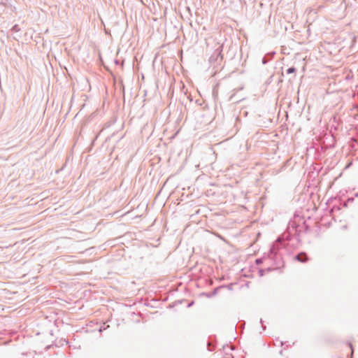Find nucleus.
Returning a JSON list of instances; mask_svg holds the SVG:
<instances>
[{
	"instance_id": "obj_11",
	"label": "nucleus",
	"mask_w": 358,
	"mask_h": 358,
	"mask_svg": "<svg viewBox=\"0 0 358 358\" xmlns=\"http://www.w3.org/2000/svg\"><path fill=\"white\" fill-rule=\"evenodd\" d=\"M353 201H354L353 198H348L347 200V202H348V203H352Z\"/></svg>"
},
{
	"instance_id": "obj_19",
	"label": "nucleus",
	"mask_w": 358,
	"mask_h": 358,
	"mask_svg": "<svg viewBox=\"0 0 358 358\" xmlns=\"http://www.w3.org/2000/svg\"><path fill=\"white\" fill-rule=\"evenodd\" d=\"M355 196H358V193H357V194H355Z\"/></svg>"
},
{
	"instance_id": "obj_12",
	"label": "nucleus",
	"mask_w": 358,
	"mask_h": 358,
	"mask_svg": "<svg viewBox=\"0 0 358 358\" xmlns=\"http://www.w3.org/2000/svg\"><path fill=\"white\" fill-rule=\"evenodd\" d=\"M260 322H261V324H262V326L263 329H264V330H265V329H266V326H264V325L262 319H261V320H260Z\"/></svg>"
},
{
	"instance_id": "obj_13",
	"label": "nucleus",
	"mask_w": 358,
	"mask_h": 358,
	"mask_svg": "<svg viewBox=\"0 0 358 358\" xmlns=\"http://www.w3.org/2000/svg\"><path fill=\"white\" fill-rule=\"evenodd\" d=\"M349 347L350 348L352 352H353L354 349H353V346H352V343H349Z\"/></svg>"
},
{
	"instance_id": "obj_9",
	"label": "nucleus",
	"mask_w": 358,
	"mask_h": 358,
	"mask_svg": "<svg viewBox=\"0 0 358 358\" xmlns=\"http://www.w3.org/2000/svg\"><path fill=\"white\" fill-rule=\"evenodd\" d=\"M290 235H291V233L289 232L288 234H287L286 236H285V238H286L287 241L290 240Z\"/></svg>"
},
{
	"instance_id": "obj_8",
	"label": "nucleus",
	"mask_w": 358,
	"mask_h": 358,
	"mask_svg": "<svg viewBox=\"0 0 358 358\" xmlns=\"http://www.w3.org/2000/svg\"><path fill=\"white\" fill-rule=\"evenodd\" d=\"M11 30L14 32H18L20 31V29L17 24H15L14 26H13Z\"/></svg>"
},
{
	"instance_id": "obj_14",
	"label": "nucleus",
	"mask_w": 358,
	"mask_h": 358,
	"mask_svg": "<svg viewBox=\"0 0 358 358\" xmlns=\"http://www.w3.org/2000/svg\"><path fill=\"white\" fill-rule=\"evenodd\" d=\"M274 268H272L271 267H268L265 271H271L272 270H273Z\"/></svg>"
},
{
	"instance_id": "obj_2",
	"label": "nucleus",
	"mask_w": 358,
	"mask_h": 358,
	"mask_svg": "<svg viewBox=\"0 0 358 358\" xmlns=\"http://www.w3.org/2000/svg\"><path fill=\"white\" fill-rule=\"evenodd\" d=\"M222 45H219L209 58L210 64L214 67L221 64L223 59V55H222Z\"/></svg>"
},
{
	"instance_id": "obj_10",
	"label": "nucleus",
	"mask_w": 358,
	"mask_h": 358,
	"mask_svg": "<svg viewBox=\"0 0 358 358\" xmlns=\"http://www.w3.org/2000/svg\"><path fill=\"white\" fill-rule=\"evenodd\" d=\"M264 272H265V270H264V269H260V270L259 271V273L260 276H262V275H264Z\"/></svg>"
},
{
	"instance_id": "obj_16",
	"label": "nucleus",
	"mask_w": 358,
	"mask_h": 358,
	"mask_svg": "<svg viewBox=\"0 0 358 358\" xmlns=\"http://www.w3.org/2000/svg\"><path fill=\"white\" fill-rule=\"evenodd\" d=\"M106 328L105 327H100L99 329V331H102L103 329H105Z\"/></svg>"
},
{
	"instance_id": "obj_1",
	"label": "nucleus",
	"mask_w": 358,
	"mask_h": 358,
	"mask_svg": "<svg viewBox=\"0 0 358 358\" xmlns=\"http://www.w3.org/2000/svg\"><path fill=\"white\" fill-rule=\"evenodd\" d=\"M282 247H285V243L281 239V238L279 237L273 243L267 255H265L262 258H257L255 260V263L257 265H259L263 263L264 259H269L274 262L275 268H280V266H283V262L282 260L281 256L278 254V250H279Z\"/></svg>"
},
{
	"instance_id": "obj_15",
	"label": "nucleus",
	"mask_w": 358,
	"mask_h": 358,
	"mask_svg": "<svg viewBox=\"0 0 358 358\" xmlns=\"http://www.w3.org/2000/svg\"><path fill=\"white\" fill-rule=\"evenodd\" d=\"M348 202H347V201L345 202L344 204H343V206L344 207H347L348 206Z\"/></svg>"
},
{
	"instance_id": "obj_17",
	"label": "nucleus",
	"mask_w": 358,
	"mask_h": 358,
	"mask_svg": "<svg viewBox=\"0 0 358 358\" xmlns=\"http://www.w3.org/2000/svg\"><path fill=\"white\" fill-rule=\"evenodd\" d=\"M193 303H194V301H192V302L188 305V306H189H189H191Z\"/></svg>"
},
{
	"instance_id": "obj_3",
	"label": "nucleus",
	"mask_w": 358,
	"mask_h": 358,
	"mask_svg": "<svg viewBox=\"0 0 358 358\" xmlns=\"http://www.w3.org/2000/svg\"><path fill=\"white\" fill-rule=\"evenodd\" d=\"M208 350L210 352L213 351L216 348V339L214 336H210L207 343Z\"/></svg>"
},
{
	"instance_id": "obj_18",
	"label": "nucleus",
	"mask_w": 358,
	"mask_h": 358,
	"mask_svg": "<svg viewBox=\"0 0 358 358\" xmlns=\"http://www.w3.org/2000/svg\"><path fill=\"white\" fill-rule=\"evenodd\" d=\"M115 64H119V61H118V60H117V59L115 61Z\"/></svg>"
},
{
	"instance_id": "obj_4",
	"label": "nucleus",
	"mask_w": 358,
	"mask_h": 358,
	"mask_svg": "<svg viewBox=\"0 0 358 358\" xmlns=\"http://www.w3.org/2000/svg\"><path fill=\"white\" fill-rule=\"evenodd\" d=\"M294 259L301 263H305L308 260V255L304 252H299L294 257Z\"/></svg>"
},
{
	"instance_id": "obj_6",
	"label": "nucleus",
	"mask_w": 358,
	"mask_h": 358,
	"mask_svg": "<svg viewBox=\"0 0 358 358\" xmlns=\"http://www.w3.org/2000/svg\"><path fill=\"white\" fill-rule=\"evenodd\" d=\"M296 71V69L294 66L289 67L287 69L286 73L287 74L294 73Z\"/></svg>"
},
{
	"instance_id": "obj_5",
	"label": "nucleus",
	"mask_w": 358,
	"mask_h": 358,
	"mask_svg": "<svg viewBox=\"0 0 358 358\" xmlns=\"http://www.w3.org/2000/svg\"><path fill=\"white\" fill-rule=\"evenodd\" d=\"M275 52H268L266 54L264 57L262 58V64H266L270 60L272 59L273 55H275Z\"/></svg>"
},
{
	"instance_id": "obj_7",
	"label": "nucleus",
	"mask_w": 358,
	"mask_h": 358,
	"mask_svg": "<svg viewBox=\"0 0 358 358\" xmlns=\"http://www.w3.org/2000/svg\"><path fill=\"white\" fill-rule=\"evenodd\" d=\"M289 229L290 230V228L292 227L293 229H294V233L295 234H297L298 233V230L296 229V225L294 222H292V224H289Z\"/></svg>"
}]
</instances>
